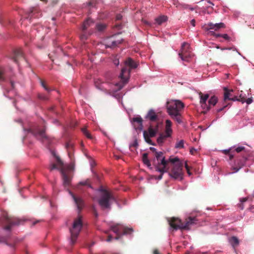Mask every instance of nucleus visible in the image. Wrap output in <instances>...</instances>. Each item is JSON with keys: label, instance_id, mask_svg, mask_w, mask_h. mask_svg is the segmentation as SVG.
<instances>
[{"label": "nucleus", "instance_id": "obj_1", "mask_svg": "<svg viewBox=\"0 0 254 254\" xmlns=\"http://www.w3.org/2000/svg\"><path fill=\"white\" fill-rule=\"evenodd\" d=\"M119 77L121 78V82L116 84H112L108 81L104 82L100 79H95L94 84L97 89L107 94H111L120 90L128 82L129 71L126 67L122 68Z\"/></svg>", "mask_w": 254, "mask_h": 254}, {"label": "nucleus", "instance_id": "obj_2", "mask_svg": "<svg viewBox=\"0 0 254 254\" xmlns=\"http://www.w3.org/2000/svg\"><path fill=\"white\" fill-rule=\"evenodd\" d=\"M184 106V103L179 100H172L167 103L166 108L168 114L179 124L182 122L181 112Z\"/></svg>", "mask_w": 254, "mask_h": 254}, {"label": "nucleus", "instance_id": "obj_3", "mask_svg": "<svg viewBox=\"0 0 254 254\" xmlns=\"http://www.w3.org/2000/svg\"><path fill=\"white\" fill-rule=\"evenodd\" d=\"M197 219L195 217H189L186 219L184 223L182 222L181 220L175 217H172L168 220L169 224L171 227L174 230H189L190 227L194 224H196Z\"/></svg>", "mask_w": 254, "mask_h": 254}, {"label": "nucleus", "instance_id": "obj_4", "mask_svg": "<svg viewBox=\"0 0 254 254\" xmlns=\"http://www.w3.org/2000/svg\"><path fill=\"white\" fill-rule=\"evenodd\" d=\"M169 161L172 163V169L169 173L170 177L175 180H182L184 176L183 163L179 161L178 157L170 158Z\"/></svg>", "mask_w": 254, "mask_h": 254}, {"label": "nucleus", "instance_id": "obj_5", "mask_svg": "<svg viewBox=\"0 0 254 254\" xmlns=\"http://www.w3.org/2000/svg\"><path fill=\"white\" fill-rule=\"evenodd\" d=\"M83 227L82 217L79 216L73 222L72 226L69 229L70 233V244L73 245L76 243L77 238Z\"/></svg>", "mask_w": 254, "mask_h": 254}, {"label": "nucleus", "instance_id": "obj_6", "mask_svg": "<svg viewBox=\"0 0 254 254\" xmlns=\"http://www.w3.org/2000/svg\"><path fill=\"white\" fill-rule=\"evenodd\" d=\"M155 159L153 161L155 166L156 171L159 172H166L168 168L167 165L169 162V160H166L162 152H156L154 154Z\"/></svg>", "mask_w": 254, "mask_h": 254}, {"label": "nucleus", "instance_id": "obj_7", "mask_svg": "<svg viewBox=\"0 0 254 254\" xmlns=\"http://www.w3.org/2000/svg\"><path fill=\"white\" fill-rule=\"evenodd\" d=\"M23 222V221L17 218L9 216L7 214L4 213L0 219V224L3 226L5 230L10 231L11 228L14 226H18Z\"/></svg>", "mask_w": 254, "mask_h": 254}, {"label": "nucleus", "instance_id": "obj_8", "mask_svg": "<svg viewBox=\"0 0 254 254\" xmlns=\"http://www.w3.org/2000/svg\"><path fill=\"white\" fill-rule=\"evenodd\" d=\"M102 192L100 198L98 200L99 205L103 209L110 208V200L114 199L112 194L105 190H101Z\"/></svg>", "mask_w": 254, "mask_h": 254}, {"label": "nucleus", "instance_id": "obj_9", "mask_svg": "<svg viewBox=\"0 0 254 254\" xmlns=\"http://www.w3.org/2000/svg\"><path fill=\"white\" fill-rule=\"evenodd\" d=\"M123 39L119 34L113 35L107 37L104 40L106 48H114L122 43Z\"/></svg>", "mask_w": 254, "mask_h": 254}, {"label": "nucleus", "instance_id": "obj_10", "mask_svg": "<svg viewBox=\"0 0 254 254\" xmlns=\"http://www.w3.org/2000/svg\"><path fill=\"white\" fill-rule=\"evenodd\" d=\"M165 133H160L159 136L157 139V142L160 145H162L165 140H166L168 137H171L172 133L173 131L171 128L172 125V122L170 120H166L165 121Z\"/></svg>", "mask_w": 254, "mask_h": 254}, {"label": "nucleus", "instance_id": "obj_11", "mask_svg": "<svg viewBox=\"0 0 254 254\" xmlns=\"http://www.w3.org/2000/svg\"><path fill=\"white\" fill-rule=\"evenodd\" d=\"M180 57L182 61L189 62L193 56L192 53L190 51V45L184 42L182 45L181 51L179 54Z\"/></svg>", "mask_w": 254, "mask_h": 254}, {"label": "nucleus", "instance_id": "obj_12", "mask_svg": "<svg viewBox=\"0 0 254 254\" xmlns=\"http://www.w3.org/2000/svg\"><path fill=\"white\" fill-rule=\"evenodd\" d=\"M111 229L116 233L117 235H119L120 234L124 235L130 234L133 231L132 228L126 227L119 224L111 226Z\"/></svg>", "mask_w": 254, "mask_h": 254}, {"label": "nucleus", "instance_id": "obj_13", "mask_svg": "<svg viewBox=\"0 0 254 254\" xmlns=\"http://www.w3.org/2000/svg\"><path fill=\"white\" fill-rule=\"evenodd\" d=\"M202 27L205 31H208L211 29L218 31L220 29L225 28V25L224 23L222 22L215 24L210 22L204 25Z\"/></svg>", "mask_w": 254, "mask_h": 254}, {"label": "nucleus", "instance_id": "obj_14", "mask_svg": "<svg viewBox=\"0 0 254 254\" xmlns=\"http://www.w3.org/2000/svg\"><path fill=\"white\" fill-rule=\"evenodd\" d=\"M53 155L56 159L57 163H52L49 167V169L50 171L54 169H59L61 172V169H64V163L59 156H56L54 153H53Z\"/></svg>", "mask_w": 254, "mask_h": 254}, {"label": "nucleus", "instance_id": "obj_15", "mask_svg": "<svg viewBox=\"0 0 254 254\" xmlns=\"http://www.w3.org/2000/svg\"><path fill=\"white\" fill-rule=\"evenodd\" d=\"M69 193L71 195L78 210L80 211L84 206L83 200L79 196L75 195L72 192L69 191Z\"/></svg>", "mask_w": 254, "mask_h": 254}, {"label": "nucleus", "instance_id": "obj_16", "mask_svg": "<svg viewBox=\"0 0 254 254\" xmlns=\"http://www.w3.org/2000/svg\"><path fill=\"white\" fill-rule=\"evenodd\" d=\"M199 95L200 97V103L201 107L203 109H205L206 111L209 110L210 107L208 106V105L206 103V101L209 98V95L208 94H203L201 92H199Z\"/></svg>", "mask_w": 254, "mask_h": 254}, {"label": "nucleus", "instance_id": "obj_17", "mask_svg": "<svg viewBox=\"0 0 254 254\" xmlns=\"http://www.w3.org/2000/svg\"><path fill=\"white\" fill-rule=\"evenodd\" d=\"M23 54L21 49H16L13 51V55L11 59L17 64H18L19 60L21 59H24Z\"/></svg>", "mask_w": 254, "mask_h": 254}, {"label": "nucleus", "instance_id": "obj_18", "mask_svg": "<svg viewBox=\"0 0 254 254\" xmlns=\"http://www.w3.org/2000/svg\"><path fill=\"white\" fill-rule=\"evenodd\" d=\"M132 122L136 129H142L143 127V120L140 116H138L133 118L132 120Z\"/></svg>", "mask_w": 254, "mask_h": 254}, {"label": "nucleus", "instance_id": "obj_19", "mask_svg": "<svg viewBox=\"0 0 254 254\" xmlns=\"http://www.w3.org/2000/svg\"><path fill=\"white\" fill-rule=\"evenodd\" d=\"M159 130V125L158 123H157L155 126H153V125H150L148 128V135L150 137H154L157 133L158 132Z\"/></svg>", "mask_w": 254, "mask_h": 254}, {"label": "nucleus", "instance_id": "obj_20", "mask_svg": "<svg viewBox=\"0 0 254 254\" xmlns=\"http://www.w3.org/2000/svg\"><path fill=\"white\" fill-rule=\"evenodd\" d=\"M125 64L126 66L124 67V68L126 67L127 70L129 71V72H130L131 69L135 68L137 66L136 63L130 58L127 59L125 62ZM123 68H124V67Z\"/></svg>", "mask_w": 254, "mask_h": 254}, {"label": "nucleus", "instance_id": "obj_21", "mask_svg": "<svg viewBox=\"0 0 254 254\" xmlns=\"http://www.w3.org/2000/svg\"><path fill=\"white\" fill-rule=\"evenodd\" d=\"M61 173L62 175L64 185V186H67L69 185L70 183V178L67 174L65 170L62 168Z\"/></svg>", "mask_w": 254, "mask_h": 254}, {"label": "nucleus", "instance_id": "obj_22", "mask_svg": "<svg viewBox=\"0 0 254 254\" xmlns=\"http://www.w3.org/2000/svg\"><path fill=\"white\" fill-rule=\"evenodd\" d=\"M146 119L149 120L151 122H156L158 120V117L154 110H150L148 112Z\"/></svg>", "mask_w": 254, "mask_h": 254}, {"label": "nucleus", "instance_id": "obj_23", "mask_svg": "<svg viewBox=\"0 0 254 254\" xmlns=\"http://www.w3.org/2000/svg\"><path fill=\"white\" fill-rule=\"evenodd\" d=\"M33 133L34 135L39 139H43V138H47V136L45 134V129H37L33 131Z\"/></svg>", "mask_w": 254, "mask_h": 254}, {"label": "nucleus", "instance_id": "obj_24", "mask_svg": "<svg viewBox=\"0 0 254 254\" xmlns=\"http://www.w3.org/2000/svg\"><path fill=\"white\" fill-rule=\"evenodd\" d=\"M224 101L226 102L227 100H230L231 97H233L232 93L233 92V89H229L227 87H224Z\"/></svg>", "mask_w": 254, "mask_h": 254}, {"label": "nucleus", "instance_id": "obj_25", "mask_svg": "<svg viewBox=\"0 0 254 254\" xmlns=\"http://www.w3.org/2000/svg\"><path fill=\"white\" fill-rule=\"evenodd\" d=\"M94 24V21L90 18H88L85 20L82 26V31H86L87 28Z\"/></svg>", "mask_w": 254, "mask_h": 254}, {"label": "nucleus", "instance_id": "obj_26", "mask_svg": "<svg viewBox=\"0 0 254 254\" xmlns=\"http://www.w3.org/2000/svg\"><path fill=\"white\" fill-rule=\"evenodd\" d=\"M229 242L234 249H235L239 244V240L235 236L231 237L229 240Z\"/></svg>", "mask_w": 254, "mask_h": 254}, {"label": "nucleus", "instance_id": "obj_27", "mask_svg": "<svg viewBox=\"0 0 254 254\" xmlns=\"http://www.w3.org/2000/svg\"><path fill=\"white\" fill-rule=\"evenodd\" d=\"M218 102V99L215 96H213L208 100V106L211 108V106H214Z\"/></svg>", "mask_w": 254, "mask_h": 254}, {"label": "nucleus", "instance_id": "obj_28", "mask_svg": "<svg viewBox=\"0 0 254 254\" xmlns=\"http://www.w3.org/2000/svg\"><path fill=\"white\" fill-rule=\"evenodd\" d=\"M167 20V17L165 15L160 16L155 18V21L158 25H161L163 23L166 21Z\"/></svg>", "mask_w": 254, "mask_h": 254}, {"label": "nucleus", "instance_id": "obj_29", "mask_svg": "<svg viewBox=\"0 0 254 254\" xmlns=\"http://www.w3.org/2000/svg\"><path fill=\"white\" fill-rule=\"evenodd\" d=\"M142 159V161L144 164L146 165L148 167L151 166L150 161L148 158V154L147 153L143 154Z\"/></svg>", "mask_w": 254, "mask_h": 254}, {"label": "nucleus", "instance_id": "obj_30", "mask_svg": "<svg viewBox=\"0 0 254 254\" xmlns=\"http://www.w3.org/2000/svg\"><path fill=\"white\" fill-rule=\"evenodd\" d=\"M37 12V9L36 8L32 7L30 8L29 10L27 12V13L28 14V17H30V18L34 17H37V16H34L36 12Z\"/></svg>", "mask_w": 254, "mask_h": 254}, {"label": "nucleus", "instance_id": "obj_31", "mask_svg": "<svg viewBox=\"0 0 254 254\" xmlns=\"http://www.w3.org/2000/svg\"><path fill=\"white\" fill-rule=\"evenodd\" d=\"M143 137L145 141L148 144L153 145H154V144L153 143L151 139L150 138V137L148 135L147 132L145 130L143 131Z\"/></svg>", "mask_w": 254, "mask_h": 254}, {"label": "nucleus", "instance_id": "obj_32", "mask_svg": "<svg viewBox=\"0 0 254 254\" xmlns=\"http://www.w3.org/2000/svg\"><path fill=\"white\" fill-rule=\"evenodd\" d=\"M40 81L41 86L48 93H50L51 91L53 90L52 88L48 87L44 80L40 79Z\"/></svg>", "mask_w": 254, "mask_h": 254}, {"label": "nucleus", "instance_id": "obj_33", "mask_svg": "<svg viewBox=\"0 0 254 254\" xmlns=\"http://www.w3.org/2000/svg\"><path fill=\"white\" fill-rule=\"evenodd\" d=\"M81 131L86 137L89 139H93V136L86 127L82 128Z\"/></svg>", "mask_w": 254, "mask_h": 254}, {"label": "nucleus", "instance_id": "obj_34", "mask_svg": "<svg viewBox=\"0 0 254 254\" xmlns=\"http://www.w3.org/2000/svg\"><path fill=\"white\" fill-rule=\"evenodd\" d=\"M91 33L87 34L86 31H82V34L80 36V40L84 42L87 39L88 36L91 35Z\"/></svg>", "mask_w": 254, "mask_h": 254}, {"label": "nucleus", "instance_id": "obj_35", "mask_svg": "<svg viewBox=\"0 0 254 254\" xmlns=\"http://www.w3.org/2000/svg\"><path fill=\"white\" fill-rule=\"evenodd\" d=\"M247 160V158L246 157H243L242 159H240L237 163V165L241 169L245 165Z\"/></svg>", "mask_w": 254, "mask_h": 254}, {"label": "nucleus", "instance_id": "obj_36", "mask_svg": "<svg viewBox=\"0 0 254 254\" xmlns=\"http://www.w3.org/2000/svg\"><path fill=\"white\" fill-rule=\"evenodd\" d=\"M106 27V24L102 23H99L96 25V29L99 32L103 31Z\"/></svg>", "mask_w": 254, "mask_h": 254}, {"label": "nucleus", "instance_id": "obj_37", "mask_svg": "<svg viewBox=\"0 0 254 254\" xmlns=\"http://www.w3.org/2000/svg\"><path fill=\"white\" fill-rule=\"evenodd\" d=\"M184 147V140H180L177 141L175 144V148L177 149H182Z\"/></svg>", "mask_w": 254, "mask_h": 254}, {"label": "nucleus", "instance_id": "obj_38", "mask_svg": "<svg viewBox=\"0 0 254 254\" xmlns=\"http://www.w3.org/2000/svg\"><path fill=\"white\" fill-rule=\"evenodd\" d=\"M5 73V69L2 67H0V81H4L5 77L4 76Z\"/></svg>", "mask_w": 254, "mask_h": 254}, {"label": "nucleus", "instance_id": "obj_39", "mask_svg": "<svg viewBox=\"0 0 254 254\" xmlns=\"http://www.w3.org/2000/svg\"><path fill=\"white\" fill-rule=\"evenodd\" d=\"M38 97L39 99L42 100H47L48 99V98L47 96L42 94H39Z\"/></svg>", "mask_w": 254, "mask_h": 254}, {"label": "nucleus", "instance_id": "obj_40", "mask_svg": "<svg viewBox=\"0 0 254 254\" xmlns=\"http://www.w3.org/2000/svg\"><path fill=\"white\" fill-rule=\"evenodd\" d=\"M223 152L225 154H228L229 155V159L230 160H232L233 158V155H232V154H230L229 153H230V149L229 150H224L223 151Z\"/></svg>", "mask_w": 254, "mask_h": 254}, {"label": "nucleus", "instance_id": "obj_41", "mask_svg": "<svg viewBox=\"0 0 254 254\" xmlns=\"http://www.w3.org/2000/svg\"><path fill=\"white\" fill-rule=\"evenodd\" d=\"M138 146V142L136 139H135L133 141V142L130 145L129 147L130 148H132L134 147V148H136L137 146Z\"/></svg>", "mask_w": 254, "mask_h": 254}, {"label": "nucleus", "instance_id": "obj_42", "mask_svg": "<svg viewBox=\"0 0 254 254\" xmlns=\"http://www.w3.org/2000/svg\"><path fill=\"white\" fill-rule=\"evenodd\" d=\"M79 184L80 185H82V186H86L89 187H91V186L89 183L88 180H86L85 181L81 182L79 183Z\"/></svg>", "mask_w": 254, "mask_h": 254}, {"label": "nucleus", "instance_id": "obj_43", "mask_svg": "<svg viewBox=\"0 0 254 254\" xmlns=\"http://www.w3.org/2000/svg\"><path fill=\"white\" fill-rule=\"evenodd\" d=\"M185 168L187 170V173L189 176L191 175V173L190 172V169L188 165L187 164V162H185Z\"/></svg>", "mask_w": 254, "mask_h": 254}, {"label": "nucleus", "instance_id": "obj_44", "mask_svg": "<svg viewBox=\"0 0 254 254\" xmlns=\"http://www.w3.org/2000/svg\"><path fill=\"white\" fill-rule=\"evenodd\" d=\"M245 149V147L243 146L238 147L236 148L235 150L237 152L239 153Z\"/></svg>", "mask_w": 254, "mask_h": 254}, {"label": "nucleus", "instance_id": "obj_45", "mask_svg": "<svg viewBox=\"0 0 254 254\" xmlns=\"http://www.w3.org/2000/svg\"><path fill=\"white\" fill-rule=\"evenodd\" d=\"M222 37L227 41H229L230 39V37L227 34H222Z\"/></svg>", "mask_w": 254, "mask_h": 254}, {"label": "nucleus", "instance_id": "obj_46", "mask_svg": "<svg viewBox=\"0 0 254 254\" xmlns=\"http://www.w3.org/2000/svg\"><path fill=\"white\" fill-rule=\"evenodd\" d=\"M239 100H240V98H238L236 96H233V97H231V98L230 99L229 101H239Z\"/></svg>", "mask_w": 254, "mask_h": 254}, {"label": "nucleus", "instance_id": "obj_47", "mask_svg": "<svg viewBox=\"0 0 254 254\" xmlns=\"http://www.w3.org/2000/svg\"><path fill=\"white\" fill-rule=\"evenodd\" d=\"M92 211H93V213L94 215V216L96 217H97L98 216V212H97V210H96V209L94 207H93Z\"/></svg>", "mask_w": 254, "mask_h": 254}, {"label": "nucleus", "instance_id": "obj_48", "mask_svg": "<svg viewBox=\"0 0 254 254\" xmlns=\"http://www.w3.org/2000/svg\"><path fill=\"white\" fill-rule=\"evenodd\" d=\"M239 98H240V100H239V101L241 102L242 103L246 102V100H245V98L243 97H242L241 95L240 96Z\"/></svg>", "mask_w": 254, "mask_h": 254}, {"label": "nucleus", "instance_id": "obj_49", "mask_svg": "<svg viewBox=\"0 0 254 254\" xmlns=\"http://www.w3.org/2000/svg\"><path fill=\"white\" fill-rule=\"evenodd\" d=\"M253 99L251 98H248L247 100H246V102L248 104H250L252 103Z\"/></svg>", "mask_w": 254, "mask_h": 254}, {"label": "nucleus", "instance_id": "obj_50", "mask_svg": "<svg viewBox=\"0 0 254 254\" xmlns=\"http://www.w3.org/2000/svg\"><path fill=\"white\" fill-rule=\"evenodd\" d=\"M232 169L234 170V172H237L240 169V168L237 165L236 167H233Z\"/></svg>", "mask_w": 254, "mask_h": 254}, {"label": "nucleus", "instance_id": "obj_51", "mask_svg": "<svg viewBox=\"0 0 254 254\" xmlns=\"http://www.w3.org/2000/svg\"><path fill=\"white\" fill-rule=\"evenodd\" d=\"M114 64H115L116 66H118V65L119 64H120V62H119V59H115V60H114Z\"/></svg>", "mask_w": 254, "mask_h": 254}, {"label": "nucleus", "instance_id": "obj_52", "mask_svg": "<svg viewBox=\"0 0 254 254\" xmlns=\"http://www.w3.org/2000/svg\"><path fill=\"white\" fill-rule=\"evenodd\" d=\"M112 239H113L112 236L111 235H109L108 237V238L107 239V241L108 242H110L112 241Z\"/></svg>", "mask_w": 254, "mask_h": 254}, {"label": "nucleus", "instance_id": "obj_53", "mask_svg": "<svg viewBox=\"0 0 254 254\" xmlns=\"http://www.w3.org/2000/svg\"><path fill=\"white\" fill-rule=\"evenodd\" d=\"M212 33V34L214 36H215V37H222V34H215L214 32H211Z\"/></svg>", "mask_w": 254, "mask_h": 254}, {"label": "nucleus", "instance_id": "obj_54", "mask_svg": "<svg viewBox=\"0 0 254 254\" xmlns=\"http://www.w3.org/2000/svg\"><path fill=\"white\" fill-rule=\"evenodd\" d=\"M122 16L120 14H119L117 15L116 18V20H120L122 19Z\"/></svg>", "mask_w": 254, "mask_h": 254}, {"label": "nucleus", "instance_id": "obj_55", "mask_svg": "<svg viewBox=\"0 0 254 254\" xmlns=\"http://www.w3.org/2000/svg\"><path fill=\"white\" fill-rule=\"evenodd\" d=\"M190 24L192 26L194 27L195 25V20L194 19H192L190 21Z\"/></svg>", "mask_w": 254, "mask_h": 254}, {"label": "nucleus", "instance_id": "obj_56", "mask_svg": "<svg viewBox=\"0 0 254 254\" xmlns=\"http://www.w3.org/2000/svg\"><path fill=\"white\" fill-rule=\"evenodd\" d=\"M153 254H160V253L159 252V251H158V250H157V249H155V250L153 251Z\"/></svg>", "mask_w": 254, "mask_h": 254}, {"label": "nucleus", "instance_id": "obj_57", "mask_svg": "<svg viewBox=\"0 0 254 254\" xmlns=\"http://www.w3.org/2000/svg\"><path fill=\"white\" fill-rule=\"evenodd\" d=\"M150 150L154 153V154L156 153V152H157L156 149L154 147H150Z\"/></svg>", "mask_w": 254, "mask_h": 254}, {"label": "nucleus", "instance_id": "obj_58", "mask_svg": "<svg viewBox=\"0 0 254 254\" xmlns=\"http://www.w3.org/2000/svg\"><path fill=\"white\" fill-rule=\"evenodd\" d=\"M124 235V234H119V235H117V236L115 237V239H116V240H118V239H119L121 238V237L122 235Z\"/></svg>", "mask_w": 254, "mask_h": 254}, {"label": "nucleus", "instance_id": "obj_59", "mask_svg": "<svg viewBox=\"0 0 254 254\" xmlns=\"http://www.w3.org/2000/svg\"><path fill=\"white\" fill-rule=\"evenodd\" d=\"M226 106H227V105H225V106H224L223 107L221 108L218 109L217 111V112H220L222 111L224 109V108H225Z\"/></svg>", "mask_w": 254, "mask_h": 254}, {"label": "nucleus", "instance_id": "obj_60", "mask_svg": "<svg viewBox=\"0 0 254 254\" xmlns=\"http://www.w3.org/2000/svg\"><path fill=\"white\" fill-rule=\"evenodd\" d=\"M161 174L158 177V179L161 180L162 178L163 174L164 172H160Z\"/></svg>", "mask_w": 254, "mask_h": 254}, {"label": "nucleus", "instance_id": "obj_61", "mask_svg": "<svg viewBox=\"0 0 254 254\" xmlns=\"http://www.w3.org/2000/svg\"><path fill=\"white\" fill-rule=\"evenodd\" d=\"M247 200V199L246 198H243L242 199H241V201L242 202H244L246 201Z\"/></svg>", "mask_w": 254, "mask_h": 254}, {"label": "nucleus", "instance_id": "obj_62", "mask_svg": "<svg viewBox=\"0 0 254 254\" xmlns=\"http://www.w3.org/2000/svg\"><path fill=\"white\" fill-rule=\"evenodd\" d=\"M239 207H240V208L242 210L244 209L243 205V204H242V203H241V204H240V205H239Z\"/></svg>", "mask_w": 254, "mask_h": 254}, {"label": "nucleus", "instance_id": "obj_63", "mask_svg": "<svg viewBox=\"0 0 254 254\" xmlns=\"http://www.w3.org/2000/svg\"><path fill=\"white\" fill-rule=\"evenodd\" d=\"M70 146V145L69 143H67L66 145L67 148H68Z\"/></svg>", "mask_w": 254, "mask_h": 254}, {"label": "nucleus", "instance_id": "obj_64", "mask_svg": "<svg viewBox=\"0 0 254 254\" xmlns=\"http://www.w3.org/2000/svg\"><path fill=\"white\" fill-rule=\"evenodd\" d=\"M39 222V221H35V222H33V225H35L36 223H37Z\"/></svg>", "mask_w": 254, "mask_h": 254}]
</instances>
